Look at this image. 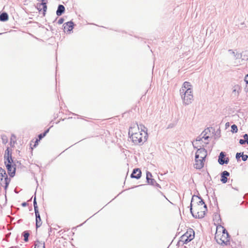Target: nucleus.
I'll return each instance as SVG.
<instances>
[{
  "label": "nucleus",
  "instance_id": "412c9836",
  "mask_svg": "<svg viewBox=\"0 0 248 248\" xmlns=\"http://www.w3.org/2000/svg\"><path fill=\"white\" fill-rule=\"evenodd\" d=\"M50 128H48L46 130L44 131V133H41L38 135V140H36L35 142L37 143L38 140H41L42 139H43L44 137L46 136V134L49 132Z\"/></svg>",
  "mask_w": 248,
  "mask_h": 248
},
{
  "label": "nucleus",
  "instance_id": "f03ea898",
  "mask_svg": "<svg viewBox=\"0 0 248 248\" xmlns=\"http://www.w3.org/2000/svg\"><path fill=\"white\" fill-rule=\"evenodd\" d=\"M131 132L132 134L130 136V138L132 139L133 142L136 144H138L140 143H143L147 140V133L145 132V136H144L143 139H142V134L140 132L133 133L131 130L129 131V135H130Z\"/></svg>",
  "mask_w": 248,
  "mask_h": 248
},
{
  "label": "nucleus",
  "instance_id": "393cba45",
  "mask_svg": "<svg viewBox=\"0 0 248 248\" xmlns=\"http://www.w3.org/2000/svg\"><path fill=\"white\" fill-rule=\"evenodd\" d=\"M34 248H45V242L37 241V243L35 244Z\"/></svg>",
  "mask_w": 248,
  "mask_h": 248
},
{
  "label": "nucleus",
  "instance_id": "9d476101",
  "mask_svg": "<svg viewBox=\"0 0 248 248\" xmlns=\"http://www.w3.org/2000/svg\"><path fill=\"white\" fill-rule=\"evenodd\" d=\"M241 91V87L238 85H235L232 88V95L233 97L238 98Z\"/></svg>",
  "mask_w": 248,
  "mask_h": 248
},
{
  "label": "nucleus",
  "instance_id": "4be33fe9",
  "mask_svg": "<svg viewBox=\"0 0 248 248\" xmlns=\"http://www.w3.org/2000/svg\"><path fill=\"white\" fill-rule=\"evenodd\" d=\"M184 234L181 237V241L183 242L184 244H187L189 242L191 241V238H188L187 237H186V236L187 234Z\"/></svg>",
  "mask_w": 248,
  "mask_h": 248
},
{
  "label": "nucleus",
  "instance_id": "39448f33",
  "mask_svg": "<svg viewBox=\"0 0 248 248\" xmlns=\"http://www.w3.org/2000/svg\"><path fill=\"white\" fill-rule=\"evenodd\" d=\"M190 213L192 215L193 217L196 218H202L204 217L205 215V211H199V209H198L197 206H194V209L196 211H197V213L196 215H194L192 211V204H190Z\"/></svg>",
  "mask_w": 248,
  "mask_h": 248
},
{
  "label": "nucleus",
  "instance_id": "20e7f679",
  "mask_svg": "<svg viewBox=\"0 0 248 248\" xmlns=\"http://www.w3.org/2000/svg\"><path fill=\"white\" fill-rule=\"evenodd\" d=\"M215 239L217 242L222 246L227 245L228 243L229 242V239L224 234L220 236L219 234L216 233L215 234Z\"/></svg>",
  "mask_w": 248,
  "mask_h": 248
},
{
  "label": "nucleus",
  "instance_id": "6ab92c4d",
  "mask_svg": "<svg viewBox=\"0 0 248 248\" xmlns=\"http://www.w3.org/2000/svg\"><path fill=\"white\" fill-rule=\"evenodd\" d=\"M9 19V16L6 12H3L0 15V21L2 22L6 21Z\"/></svg>",
  "mask_w": 248,
  "mask_h": 248
},
{
  "label": "nucleus",
  "instance_id": "aec40b11",
  "mask_svg": "<svg viewBox=\"0 0 248 248\" xmlns=\"http://www.w3.org/2000/svg\"><path fill=\"white\" fill-rule=\"evenodd\" d=\"M188 233L186 237H187L188 238H191V240H193L194 238L195 232L192 229H190L189 231H187L185 234Z\"/></svg>",
  "mask_w": 248,
  "mask_h": 248
},
{
  "label": "nucleus",
  "instance_id": "3c124183",
  "mask_svg": "<svg viewBox=\"0 0 248 248\" xmlns=\"http://www.w3.org/2000/svg\"><path fill=\"white\" fill-rule=\"evenodd\" d=\"M193 146H194V148H197V147H196L195 146H194V144H193Z\"/></svg>",
  "mask_w": 248,
  "mask_h": 248
},
{
  "label": "nucleus",
  "instance_id": "f704fd0d",
  "mask_svg": "<svg viewBox=\"0 0 248 248\" xmlns=\"http://www.w3.org/2000/svg\"><path fill=\"white\" fill-rule=\"evenodd\" d=\"M242 153H237L236 154V159L238 161L240 158L242 157Z\"/></svg>",
  "mask_w": 248,
  "mask_h": 248
},
{
  "label": "nucleus",
  "instance_id": "2f4dec72",
  "mask_svg": "<svg viewBox=\"0 0 248 248\" xmlns=\"http://www.w3.org/2000/svg\"><path fill=\"white\" fill-rule=\"evenodd\" d=\"M149 184H150L152 186H155V184H157L156 182L154 179L150 178V181H149V182H147Z\"/></svg>",
  "mask_w": 248,
  "mask_h": 248
},
{
  "label": "nucleus",
  "instance_id": "c756f323",
  "mask_svg": "<svg viewBox=\"0 0 248 248\" xmlns=\"http://www.w3.org/2000/svg\"><path fill=\"white\" fill-rule=\"evenodd\" d=\"M0 186H3L5 189V182L3 178H0Z\"/></svg>",
  "mask_w": 248,
  "mask_h": 248
},
{
  "label": "nucleus",
  "instance_id": "c03bdc74",
  "mask_svg": "<svg viewBox=\"0 0 248 248\" xmlns=\"http://www.w3.org/2000/svg\"><path fill=\"white\" fill-rule=\"evenodd\" d=\"M21 205L22 206L25 207V206H27L28 203L26 202H23V203H22Z\"/></svg>",
  "mask_w": 248,
  "mask_h": 248
},
{
  "label": "nucleus",
  "instance_id": "7ed1b4c3",
  "mask_svg": "<svg viewBox=\"0 0 248 248\" xmlns=\"http://www.w3.org/2000/svg\"><path fill=\"white\" fill-rule=\"evenodd\" d=\"M4 159L5 164H15L12 158V152L9 148H7L5 151Z\"/></svg>",
  "mask_w": 248,
  "mask_h": 248
},
{
  "label": "nucleus",
  "instance_id": "b1692460",
  "mask_svg": "<svg viewBox=\"0 0 248 248\" xmlns=\"http://www.w3.org/2000/svg\"><path fill=\"white\" fill-rule=\"evenodd\" d=\"M22 235L24 237V240L25 242H28L29 241V236L30 233L28 231H25L22 233Z\"/></svg>",
  "mask_w": 248,
  "mask_h": 248
},
{
  "label": "nucleus",
  "instance_id": "8fccbe9b",
  "mask_svg": "<svg viewBox=\"0 0 248 248\" xmlns=\"http://www.w3.org/2000/svg\"><path fill=\"white\" fill-rule=\"evenodd\" d=\"M234 189L238 190V189L237 188H233Z\"/></svg>",
  "mask_w": 248,
  "mask_h": 248
},
{
  "label": "nucleus",
  "instance_id": "e433bc0d",
  "mask_svg": "<svg viewBox=\"0 0 248 248\" xmlns=\"http://www.w3.org/2000/svg\"><path fill=\"white\" fill-rule=\"evenodd\" d=\"M246 143V140L244 139H240L239 140V143L241 145L244 144Z\"/></svg>",
  "mask_w": 248,
  "mask_h": 248
},
{
  "label": "nucleus",
  "instance_id": "9b49d317",
  "mask_svg": "<svg viewBox=\"0 0 248 248\" xmlns=\"http://www.w3.org/2000/svg\"><path fill=\"white\" fill-rule=\"evenodd\" d=\"M195 201H196V203H197L198 205H202L203 204H204V202L201 196H198L196 195L193 196L190 204H192V203L194 202Z\"/></svg>",
  "mask_w": 248,
  "mask_h": 248
},
{
  "label": "nucleus",
  "instance_id": "49530a36",
  "mask_svg": "<svg viewBox=\"0 0 248 248\" xmlns=\"http://www.w3.org/2000/svg\"><path fill=\"white\" fill-rule=\"evenodd\" d=\"M140 128H141L142 131H144V129H142V128L143 127L144 129H146V127H145V126L144 125H141V124L140 125Z\"/></svg>",
  "mask_w": 248,
  "mask_h": 248
},
{
  "label": "nucleus",
  "instance_id": "09e8293b",
  "mask_svg": "<svg viewBox=\"0 0 248 248\" xmlns=\"http://www.w3.org/2000/svg\"><path fill=\"white\" fill-rule=\"evenodd\" d=\"M246 143L248 144V140H246Z\"/></svg>",
  "mask_w": 248,
  "mask_h": 248
},
{
  "label": "nucleus",
  "instance_id": "79ce46f5",
  "mask_svg": "<svg viewBox=\"0 0 248 248\" xmlns=\"http://www.w3.org/2000/svg\"><path fill=\"white\" fill-rule=\"evenodd\" d=\"M243 137L244 138V140H248V135L247 134H245L244 136H243Z\"/></svg>",
  "mask_w": 248,
  "mask_h": 248
},
{
  "label": "nucleus",
  "instance_id": "c85d7f7f",
  "mask_svg": "<svg viewBox=\"0 0 248 248\" xmlns=\"http://www.w3.org/2000/svg\"><path fill=\"white\" fill-rule=\"evenodd\" d=\"M152 177V173L149 171H147L146 172V180L147 182H149V181H150V178H151Z\"/></svg>",
  "mask_w": 248,
  "mask_h": 248
},
{
  "label": "nucleus",
  "instance_id": "a18cd8bd",
  "mask_svg": "<svg viewBox=\"0 0 248 248\" xmlns=\"http://www.w3.org/2000/svg\"><path fill=\"white\" fill-rule=\"evenodd\" d=\"M204 204V211H205V212L207 211V205L204 203L203 204Z\"/></svg>",
  "mask_w": 248,
  "mask_h": 248
},
{
  "label": "nucleus",
  "instance_id": "a211bd4d",
  "mask_svg": "<svg viewBox=\"0 0 248 248\" xmlns=\"http://www.w3.org/2000/svg\"><path fill=\"white\" fill-rule=\"evenodd\" d=\"M65 11V7L62 4H59L56 11V14L58 16H61Z\"/></svg>",
  "mask_w": 248,
  "mask_h": 248
},
{
  "label": "nucleus",
  "instance_id": "a19ab883",
  "mask_svg": "<svg viewBox=\"0 0 248 248\" xmlns=\"http://www.w3.org/2000/svg\"><path fill=\"white\" fill-rule=\"evenodd\" d=\"M245 81L246 82V84H248V74L247 75L245 78Z\"/></svg>",
  "mask_w": 248,
  "mask_h": 248
},
{
  "label": "nucleus",
  "instance_id": "2eb2a0df",
  "mask_svg": "<svg viewBox=\"0 0 248 248\" xmlns=\"http://www.w3.org/2000/svg\"><path fill=\"white\" fill-rule=\"evenodd\" d=\"M230 176V173L227 170L222 171L221 173V179L220 181L223 184L227 183L228 179L227 177Z\"/></svg>",
  "mask_w": 248,
  "mask_h": 248
},
{
  "label": "nucleus",
  "instance_id": "72a5a7b5",
  "mask_svg": "<svg viewBox=\"0 0 248 248\" xmlns=\"http://www.w3.org/2000/svg\"><path fill=\"white\" fill-rule=\"evenodd\" d=\"M1 139H2L3 142L4 143H6L7 142L8 139H7V137L6 136L2 135L1 136Z\"/></svg>",
  "mask_w": 248,
  "mask_h": 248
},
{
  "label": "nucleus",
  "instance_id": "f8f14e48",
  "mask_svg": "<svg viewBox=\"0 0 248 248\" xmlns=\"http://www.w3.org/2000/svg\"><path fill=\"white\" fill-rule=\"evenodd\" d=\"M141 171L140 169H134L131 174V177L139 179L141 177Z\"/></svg>",
  "mask_w": 248,
  "mask_h": 248
},
{
  "label": "nucleus",
  "instance_id": "ea45409f",
  "mask_svg": "<svg viewBox=\"0 0 248 248\" xmlns=\"http://www.w3.org/2000/svg\"><path fill=\"white\" fill-rule=\"evenodd\" d=\"M202 139H203V138H202V137H201V136H198V137L196 138V141H201V140H202Z\"/></svg>",
  "mask_w": 248,
  "mask_h": 248
},
{
  "label": "nucleus",
  "instance_id": "473e14b6",
  "mask_svg": "<svg viewBox=\"0 0 248 248\" xmlns=\"http://www.w3.org/2000/svg\"><path fill=\"white\" fill-rule=\"evenodd\" d=\"M242 159L244 161H246L248 160V155H244V153H242Z\"/></svg>",
  "mask_w": 248,
  "mask_h": 248
},
{
  "label": "nucleus",
  "instance_id": "f3484780",
  "mask_svg": "<svg viewBox=\"0 0 248 248\" xmlns=\"http://www.w3.org/2000/svg\"><path fill=\"white\" fill-rule=\"evenodd\" d=\"M0 178H3L4 179V182H5V190H6L11 181V179L8 178L6 173V175H4L3 173H0Z\"/></svg>",
  "mask_w": 248,
  "mask_h": 248
},
{
  "label": "nucleus",
  "instance_id": "4c0bfd02",
  "mask_svg": "<svg viewBox=\"0 0 248 248\" xmlns=\"http://www.w3.org/2000/svg\"><path fill=\"white\" fill-rule=\"evenodd\" d=\"M63 21H64V19L63 18H61L58 21V24H62L63 23Z\"/></svg>",
  "mask_w": 248,
  "mask_h": 248
},
{
  "label": "nucleus",
  "instance_id": "423d86ee",
  "mask_svg": "<svg viewBox=\"0 0 248 248\" xmlns=\"http://www.w3.org/2000/svg\"><path fill=\"white\" fill-rule=\"evenodd\" d=\"M37 1H41V3L37 4V8L39 12L41 11L42 9L43 10V15L45 16L47 9V0H37Z\"/></svg>",
  "mask_w": 248,
  "mask_h": 248
},
{
  "label": "nucleus",
  "instance_id": "de8ad7c7",
  "mask_svg": "<svg viewBox=\"0 0 248 248\" xmlns=\"http://www.w3.org/2000/svg\"><path fill=\"white\" fill-rule=\"evenodd\" d=\"M155 186H156L159 187L160 188L161 187L160 185L158 183H157V184H155Z\"/></svg>",
  "mask_w": 248,
  "mask_h": 248
},
{
  "label": "nucleus",
  "instance_id": "f257e3e1",
  "mask_svg": "<svg viewBox=\"0 0 248 248\" xmlns=\"http://www.w3.org/2000/svg\"><path fill=\"white\" fill-rule=\"evenodd\" d=\"M180 92L185 105H187L192 103L193 96L191 89L186 90L185 89H180Z\"/></svg>",
  "mask_w": 248,
  "mask_h": 248
},
{
  "label": "nucleus",
  "instance_id": "6e6552de",
  "mask_svg": "<svg viewBox=\"0 0 248 248\" xmlns=\"http://www.w3.org/2000/svg\"><path fill=\"white\" fill-rule=\"evenodd\" d=\"M207 155V151L204 148L198 149L196 153V158H202L204 159Z\"/></svg>",
  "mask_w": 248,
  "mask_h": 248
},
{
  "label": "nucleus",
  "instance_id": "c9c22d12",
  "mask_svg": "<svg viewBox=\"0 0 248 248\" xmlns=\"http://www.w3.org/2000/svg\"><path fill=\"white\" fill-rule=\"evenodd\" d=\"M228 52L231 54L232 55V56H234L235 55V54L236 53V52H234V51H233V50L232 49H229L228 50Z\"/></svg>",
  "mask_w": 248,
  "mask_h": 248
},
{
  "label": "nucleus",
  "instance_id": "a878e982",
  "mask_svg": "<svg viewBox=\"0 0 248 248\" xmlns=\"http://www.w3.org/2000/svg\"><path fill=\"white\" fill-rule=\"evenodd\" d=\"M191 84L189 82L186 81L183 83V86L181 89H185V90L191 89Z\"/></svg>",
  "mask_w": 248,
  "mask_h": 248
},
{
  "label": "nucleus",
  "instance_id": "dca6fc26",
  "mask_svg": "<svg viewBox=\"0 0 248 248\" xmlns=\"http://www.w3.org/2000/svg\"><path fill=\"white\" fill-rule=\"evenodd\" d=\"M36 217V228H38L42 225V221L39 212H35Z\"/></svg>",
  "mask_w": 248,
  "mask_h": 248
},
{
  "label": "nucleus",
  "instance_id": "1a4fd4ad",
  "mask_svg": "<svg viewBox=\"0 0 248 248\" xmlns=\"http://www.w3.org/2000/svg\"><path fill=\"white\" fill-rule=\"evenodd\" d=\"M226 154L225 152H221L219 154L218 159V162L220 165L227 164L229 163V159L228 157L225 158Z\"/></svg>",
  "mask_w": 248,
  "mask_h": 248
},
{
  "label": "nucleus",
  "instance_id": "37998d69",
  "mask_svg": "<svg viewBox=\"0 0 248 248\" xmlns=\"http://www.w3.org/2000/svg\"><path fill=\"white\" fill-rule=\"evenodd\" d=\"M222 233H223V234H226L227 236H228L229 235V234L228 233L226 229H224L223 230V232H222Z\"/></svg>",
  "mask_w": 248,
  "mask_h": 248
},
{
  "label": "nucleus",
  "instance_id": "5701e85b",
  "mask_svg": "<svg viewBox=\"0 0 248 248\" xmlns=\"http://www.w3.org/2000/svg\"><path fill=\"white\" fill-rule=\"evenodd\" d=\"M210 132V129L209 128H207L205 129L202 133L201 134V135H203L202 138L204 139V140H207L209 138V137L207 136V134L208 133V132Z\"/></svg>",
  "mask_w": 248,
  "mask_h": 248
},
{
  "label": "nucleus",
  "instance_id": "ddd939ff",
  "mask_svg": "<svg viewBox=\"0 0 248 248\" xmlns=\"http://www.w3.org/2000/svg\"><path fill=\"white\" fill-rule=\"evenodd\" d=\"M74 26L73 22L70 21L63 24V29L64 31L67 30L68 31H70L73 29Z\"/></svg>",
  "mask_w": 248,
  "mask_h": 248
},
{
  "label": "nucleus",
  "instance_id": "cd10ccee",
  "mask_svg": "<svg viewBox=\"0 0 248 248\" xmlns=\"http://www.w3.org/2000/svg\"><path fill=\"white\" fill-rule=\"evenodd\" d=\"M238 128L237 126L235 124H232L231 126V132L233 133L237 132Z\"/></svg>",
  "mask_w": 248,
  "mask_h": 248
},
{
  "label": "nucleus",
  "instance_id": "bb28decb",
  "mask_svg": "<svg viewBox=\"0 0 248 248\" xmlns=\"http://www.w3.org/2000/svg\"><path fill=\"white\" fill-rule=\"evenodd\" d=\"M33 206H34V212H39L38 207V206H37V202H36V196H35V197H34V198L33 199Z\"/></svg>",
  "mask_w": 248,
  "mask_h": 248
},
{
  "label": "nucleus",
  "instance_id": "4468645a",
  "mask_svg": "<svg viewBox=\"0 0 248 248\" xmlns=\"http://www.w3.org/2000/svg\"><path fill=\"white\" fill-rule=\"evenodd\" d=\"M204 159H202V158L199 159L195 158V164H194L195 168L197 169H202L204 165V163L203 162V160Z\"/></svg>",
  "mask_w": 248,
  "mask_h": 248
},
{
  "label": "nucleus",
  "instance_id": "7c9ffc66",
  "mask_svg": "<svg viewBox=\"0 0 248 248\" xmlns=\"http://www.w3.org/2000/svg\"><path fill=\"white\" fill-rule=\"evenodd\" d=\"M233 56L235 60L240 59L242 58V54L241 53L237 52H236Z\"/></svg>",
  "mask_w": 248,
  "mask_h": 248
},
{
  "label": "nucleus",
  "instance_id": "0eeeda50",
  "mask_svg": "<svg viewBox=\"0 0 248 248\" xmlns=\"http://www.w3.org/2000/svg\"><path fill=\"white\" fill-rule=\"evenodd\" d=\"M8 173L11 177L15 175L16 168L15 164H5Z\"/></svg>",
  "mask_w": 248,
  "mask_h": 248
},
{
  "label": "nucleus",
  "instance_id": "58836bf2",
  "mask_svg": "<svg viewBox=\"0 0 248 248\" xmlns=\"http://www.w3.org/2000/svg\"><path fill=\"white\" fill-rule=\"evenodd\" d=\"M0 173H3L4 175H6V171L4 169H2L1 167H0Z\"/></svg>",
  "mask_w": 248,
  "mask_h": 248
}]
</instances>
